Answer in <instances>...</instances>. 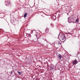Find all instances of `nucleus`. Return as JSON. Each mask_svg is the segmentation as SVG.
Returning <instances> with one entry per match:
<instances>
[{
	"instance_id": "6",
	"label": "nucleus",
	"mask_w": 80,
	"mask_h": 80,
	"mask_svg": "<svg viewBox=\"0 0 80 80\" xmlns=\"http://www.w3.org/2000/svg\"><path fill=\"white\" fill-rule=\"evenodd\" d=\"M78 19H76V22H78Z\"/></svg>"
},
{
	"instance_id": "1",
	"label": "nucleus",
	"mask_w": 80,
	"mask_h": 80,
	"mask_svg": "<svg viewBox=\"0 0 80 80\" xmlns=\"http://www.w3.org/2000/svg\"><path fill=\"white\" fill-rule=\"evenodd\" d=\"M78 62H77V61H74L73 62L72 64L73 65H74V64H77Z\"/></svg>"
},
{
	"instance_id": "4",
	"label": "nucleus",
	"mask_w": 80,
	"mask_h": 80,
	"mask_svg": "<svg viewBox=\"0 0 80 80\" xmlns=\"http://www.w3.org/2000/svg\"><path fill=\"white\" fill-rule=\"evenodd\" d=\"M27 13H25L24 14V18H25L26 17H27Z\"/></svg>"
},
{
	"instance_id": "3",
	"label": "nucleus",
	"mask_w": 80,
	"mask_h": 80,
	"mask_svg": "<svg viewBox=\"0 0 80 80\" xmlns=\"http://www.w3.org/2000/svg\"><path fill=\"white\" fill-rule=\"evenodd\" d=\"M18 73L19 75H22V72H20V71H18Z\"/></svg>"
},
{
	"instance_id": "2",
	"label": "nucleus",
	"mask_w": 80,
	"mask_h": 80,
	"mask_svg": "<svg viewBox=\"0 0 80 80\" xmlns=\"http://www.w3.org/2000/svg\"><path fill=\"white\" fill-rule=\"evenodd\" d=\"M61 58H62V55L59 54L58 57V58H59L60 59H61Z\"/></svg>"
},
{
	"instance_id": "8",
	"label": "nucleus",
	"mask_w": 80,
	"mask_h": 80,
	"mask_svg": "<svg viewBox=\"0 0 80 80\" xmlns=\"http://www.w3.org/2000/svg\"><path fill=\"white\" fill-rule=\"evenodd\" d=\"M37 35H36V37H37Z\"/></svg>"
},
{
	"instance_id": "5",
	"label": "nucleus",
	"mask_w": 80,
	"mask_h": 80,
	"mask_svg": "<svg viewBox=\"0 0 80 80\" xmlns=\"http://www.w3.org/2000/svg\"><path fill=\"white\" fill-rule=\"evenodd\" d=\"M64 38H65V37H63V36H62L61 39L63 40L64 39Z\"/></svg>"
},
{
	"instance_id": "7",
	"label": "nucleus",
	"mask_w": 80,
	"mask_h": 80,
	"mask_svg": "<svg viewBox=\"0 0 80 80\" xmlns=\"http://www.w3.org/2000/svg\"><path fill=\"white\" fill-rule=\"evenodd\" d=\"M58 44L59 45H61V43H60V42H58Z\"/></svg>"
}]
</instances>
